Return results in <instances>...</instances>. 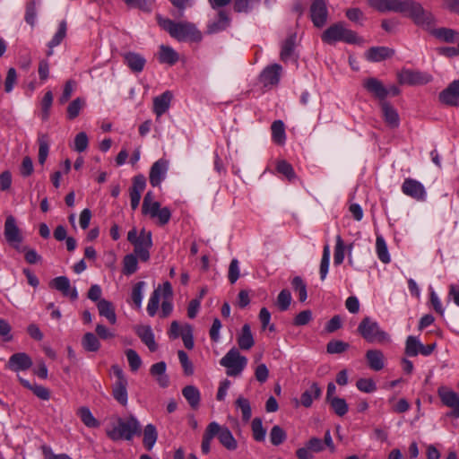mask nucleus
<instances>
[{
  "label": "nucleus",
  "mask_w": 459,
  "mask_h": 459,
  "mask_svg": "<svg viewBox=\"0 0 459 459\" xmlns=\"http://www.w3.org/2000/svg\"><path fill=\"white\" fill-rule=\"evenodd\" d=\"M430 34L436 39L446 43H455L459 40V31L450 28L441 27L432 29Z\"/></svg>",
  "instance_id": "nucleus-28"
},
{
  "label": "nucleus",
  "mask_w": 459,
  "mask_h": 459,
  "mask_svg": "<svg viewBox=\"0 0 459 459\" xmlns=\"http://www.w3.org/2000/svg\"><path fill=\"white\" fill-rule=\"evenodd\" d=\"M158 59L160 64L174 65L179 60V55L171 47L160 45L158 54Z\"/></svg>",
  "instance_id": "nucleus-30"
},
{
  "label": "nucleus",
  "mask_w": 459,
  "mask_h": 459,
  "mask_svg": "<svg viewBox=\"0 0 459 459\" xmlns=\"http://www.w3.org/2000/svg\"><path fill=\"white\" fill-rule=\"evenodd\" d=\"M363 87L369 92L375 99H377L380 103L386 101L387 91L386 87L383 82L375 77L367 78L363 82Z\"/></svg>",
  "instance_id": "nucleus-17"
},
{
  "label": "nucleus",
  "mask_w": 459,
  "mask_h": 459,
  "mask_svg": "<svg viewBox=\"0 0 459 459\" xmlns=\"http://www.w3.org/2000/svg\"><path fill=\"white\" fill-rule=\"evenodd\" d=\"M126 65L134 72L141 73L143 71L146 59L144 56L136 52H127L124 55Z\"/></svg>",
  "instance_id": "nucleus-26"
},
{
  "label": "nucleus",
  "mask_w": 459,
  "mask_h": 459,
  "mask_svg": "<svg viewBox=\"0 0 459 459\" xmlns=\"http://www.w3.org/2000/svg\"><path fill=\"white\" fill-rule=\"evenodd\" d=\"M127 6L138 8L144 13H151L155 0H123Z\"/></svg>",
  "instance_id": "nucleus-49"
},
{
  "label": "nucleus",
  "mask_w": 459,
  "mask_h": 459,
  "mask_svg": "<svg viewBox=\"0 0 459 459\" xmlns=\"http://www.w3.org/2000/svg\"><path fill=\"white\" fill-rule=\"evenodd\" d=\"M144 281H138L132 290L131 299L136 307L141 308L143 299Z\"/></svg>",
  "instance_id": "nucleus-48"
},
{
  "label": "nucleus",
  "mask_w": 459,
  "mask_h": 459,
  "mask_svg": "<svg viewBox=\"0 0 459 459\" xmlns=\"http://www.w3.org/2000/svg\"><path fill=\"white\" fill-rule=\"evenodd\" d=\"M137 334L151 351H156L157 344L154 340L153 332L150 326L139 327L137 329Z\"/></svg>",
  "instance_id": "nucleus-37"
},
{
  "label": "nucleus",
  "mask_w": 459,
  "mask_h": 459,
  "mask_svg": "<svg viewBox=\"0 0 459 459\" xmlns=\"http://www.w3.org/2000/svg\"><path fill=\"white\" fill-rule=\"evenodd\" d=\"M295 39L296 35H290L283 42L281 50V59L282 61H286L290 58V56L292 55L294 47H295Z\"/></svg>",
  "instance_id": "nucleus-47"
},
{
  "label": "nucleus",
  "mask_w": 459,
  "mask_h": 459,
  "mask_svg": "<svg viewBox=\"0 0 459 459\" xmlns=\"http://www.w3.org/2000/svg\"><path fill=\"white\" fill-rule=\"evenodd\" d=\"M19 380L24 387L31 390L33 392V394L36 396H38L39 399L44 400V401L49 400L50 393H49V390L48 388H46L45 386H43L41 385H37V384L31 385L28 380H26L22 377H19Z\"/></svg>",
  "instance_id": "nucleus-38"
},
{
  "label": "nucleus",
  "mask_w": 459,
  "mask_h": 459,
  "mask_svg": "<svg viewBox=\"0 0 459 459\" xmlns=\"http://www.w3.org/2000/svg\"><path fill=\"white\" fill-rule=\"evenodd\" d=\"M292 288L299 293V299L300 302H305L307 298V286L304 281L299 276H295L291 281Z\"/></svg>",
  "instance_id": "nucleus-51"
},
{
  "label": "nucleus",
  "mask_w": 459,
  "mask_h": 459,
  "mask_svg": "<svg viewBox=\"0 0 459 459\" xmlns=\"http://www.w3.org/2000/svg\"><path fill=\"white\" fill-rule=\"evenodd\" d=\"M160 27L178 41H197L199 30L194 23L188 22H176L170 19H159Z\"/></svg>",
  "instance_id": "nucleus-3"
},
{
  "label": "nucleus",
  "mask_w": 459,
  "mask_h": 459,
  "mask_svg": "<svg viewBox=\"0 0 459 459\" xmlns=\"http://www.w3.org/2000/svg\"><path fill=\"white\" fill-rule=\"evenodd\" d=\"M66 35V22L62 21L51 40L48 43V48H54L61 44Z\"/></svg>",
  "instance_id": "nucleus-46"
},
{
  "label": "nucleus",
  "mask_w": 459,
  "mask_h": 459,
  "mask_svg": "<svg viewBox=\"0 0 459 459\" xmlns=\"http://www.w3.org/2000/svg\"><path fill=\"white\" fill-rule=\"evenodd\" d=\"M403 194L417 200H422L425 197V188L421 183L412 178H406L402 186Z\"/></svg>",
  "instance_id": "nucleus-22"
},
{
  "label": "nucleus",
  "mask_w": 459,
  "mask_h": 459,
  "mask_svg": "<svg viewBox=\"0 0 459 459\" xmlns=\"http://www.w3.org/2000/svg\"><path fill=\"white\" fill-rule=\"evenodd\" d=\"M310 19L316 28H323L328 19V9L325 0H313L309 8Z\"/></svg>",
  "instance_id": "nucleus-13"
},
{
  "label": "nucleus",
  "mask_w": 459,
  "mask_h": 459,
  "mask_svg": "<svg viewBox=\"0 0 459 459\" xmlns=\"http://www.w3.org/2000/svg\"><path fill=\"white\" fill-rule=\"evenodd\" d=\"M281 66L278 64L271 65L264 69L259 76L264 86L275 85L280 81Z\"/></svg>",
  "instance_id": "nucleus-23"
},
{
  "label": "nucleus",
  "mask_w": 459,
  "mask_h": 459,
  "mask_svg": "<svg viewBox=\"0 0 459 459\" xmlns=\"http://www.w3.org/2000/svg\"><path fill=\"white\" fill-rule=\"evenodd\" d=\"M260 2L261 0H233V10L238 13H248L257 6Z\"/></svg>",
  "instance_id": "nucleus-41"
},
{
  "label": "nucleus",
  "mask_w": 459,
  "mask_h": 459,
  "mask_svg": "<svg viewBox=\"0 0 459 459\" xmlns=\"http://www.w3.org/2000/svg\"><path fill=\"white\" fill-rule=\"evenodd\" d=\"M111 373L116 377L112 385V395L121 405L126 406L128 403L127 378L123 369L118 365L111 367Z\"/></svg>",
  "instance_id": "nucleus-8"
},
{
  "label": "nucleus",
  "mask_w": 459,
  "mask_h": 459,
  "mask_svg": "<svg viewBox=\"0 0 459 459\" xmlns=\"http://www.w3.org/2000/svg\"><path fill=\"white\" fill-rule=\"evenodd\" d=\"M82 347L88 351H97L100 347L98 337L92 333H86L82 340Z\"/></svg>",
  "instance_id": "nucleus-43"
},
{
  "label": "nucleus",
  "mask_w": 459,
  "mask_h": 459,
  "mask_svg": "<svg viewBox=\"0 0 459 459\" xmlns=\"http://www.w3.org/2000/svg\"><path fill=\"white\" fill-rule=\"evenodd\" d=\"M287 437V434L282 428L275 425L270 431V440L273 446H280Z\"/></svg>",
  "instance_id": "nucleus-52"
},
{
  "label": "nucleus",
  "mask_w": 459,
  "mask_h": 459,
  "mask_svg": "<svg viewBox=\"0 0 459 459\" xmlns=\"http://www.w3.org/2000/svg\"><path fill=\"white\" fill-rule=\"evenodd\" d=\"M173 295L172 286L169 281H165L162 285H160L152 293L148 304L147 312L150 316H154L157 313L160 305V297L163 299H171Z\"/></svg>",
  "instance_id": "nucleus-10"
},
{
  "label": "nucleus",
  "mask_w": 459,
  "mask_h": 459,
  "mask_svg": "<svg viewBox=\"0 0 459 459\" xmlns=\"http://www.w3.org/2000/svg\"><path fill=\"white\" fill-rule=\"evenodd\" d=\"M208 435L210 438L217 437L221 445L228 451H235L238 448V441L230 430L213 421L208 425Z\"/></svg>",
  "instance_id": "nucleus-9"
},
{
  "label": "nucleus",
  "mask_w": 459,
  "mask_h": 459,
  "mask_svg": "<svg viewBox=\"0 0 459 459\" xmlns=\"http://www.w3.org/2000/svg\"><path fill=\"white\" fill-rule=\"evenodd\" d=\"M329 261H330V248L329 246L326 245L324 247L321 264H320V277L321 280H325L329 268Z\"/></svg>",
  "instance_id": "nucleus-61"
},
{
  "label": "nucleus",
  "mask_w": 459,
  "mask_h": 459,
  "mask_svg": "<svg viewBox=\"0 0 459 459\" xmlns=\"http://www.w3.org/2000/svg\"><path fill=\"white\" fill-rule=\"evenodd\" d=\"M220 363L226 368V374L229 377H238L246 368L247 359L241 355L238 349L232 348L221 358Z\"/></svg>",
  "instance_id": "nucleus-7"
},
{
  "label": "nucleus",
  "mask_w": 459,
  "mask_h": 459,
  "mask_svg": "<svg viewBox=\"0 0 459 459\" xmlns=\"http://www.w3.org/2000/svg\"><path fill=\"white\" fill-rule=\"evenodd\" d=\"M237 341L238 347L243 351H248L254 346L255 340L248 324L242 326Z\"/></svg>",
  "instance_id": "nucleus-32"
},
{
  "label": "nucleus",
  "mask_w": 459,
  "mask_h": 459,
  "mask_svg": "<svg viewBox=\"0 0 459 459\" xmlns=\"http://www.w3.org/2000/svg\"><path fill=\"white\" fill-rule=\"evenodd\" d=\"M333 411L340 417L345 415L348 411V404L342 398L335 397L328 402Z\"/></svg>",
  "instance_id": "nucleus-54"
},
{
  "label": "nucleus",
  "mask_w": 459,
  "mask_h": 459,
  "mask_svg": "<svg viewBox=\"0 0 459 459\" xmlns=\"http://www.w3.org/2000/svg\"><path fill=\"white\" fill-rule=\"evenodd\" d=\"M169 169V161L160 159L153 163L150 172V183L152 186H159L165 178Z\"/></svg>",
  "instance_id": "nucleus-21"
},
{
  "label": "nucleus",
  "mask_w": 459,
  "mask_h": 459,
  "mask_svg": "<svg viewBox=\"0 0 459 459\" xmlns=\"http://www.w3.org/2000/svg\"><path fill=\"white\" fill-rule=\"evenodd\" d=\"M437 394L444 405L453 409L452 415L459 418V395L445 386L438 388Z\"/></svg>",
  "instance_id": "nucleus-18"
},
{
  "label": "nucleus",
  "mask_w": 459,
  "mask_h": 459,
  "mask_svg": "<svg viewBox=\"0 0 459 459\" xmlns=\"http://www.w3.org/2000/svg\"><path fill=\"white\" fill-rule=\"evenodd\" d=\"M366 359L368 367L375 371L381 370L385 366L384 354L379 350H368L366 352Z\"/></svg>",
  "instance_id": "nucleus-33"
},
{
  "label": "nucleus",
  "mask_w": 459,
  "mask_h": 459,
  "mask_svg": "<svg viewBox=\"0 0 459 459\" xmlns=\"http://www.w3.org/2000/svg\"><path fill=\"white\" fill-rule=\"evenodd\" d=\"M32 366L31 358L25 352L13 354L7 362L6 368L12 371L19 372L29 369Z\"/></svg>",
  "instance_id": "nucleus-20"
},
{
  "label": "nucleus",
  "mask_w": 459,
  "mask_h": 459,
  "mask_svg": "<svg viewBox=\"0 0 459 459\" xmlns=\"http://www.w3.org/2000/svg\"><path fill=\"white\" fill-rule=\"evenodd\" d=\"M394 55V50L387 47H371L365 56L367 60L370 62H381L391 58Z\"/></svg>",
  "instance_id": "nucleus-24"
},
{
  "label": "nucleus",
  "mask_w": 459,
  "mask_h": 459,
  "mask_svg": "<svg viewBox=\"0 0 459 459\" xmlns=\"http://www.w3.org/2000/svg\"><path fill=\"white\" fill-rule=\"evenodd\" d=\"M272 138L276 143H283L286 139L285 126L281 120H275L271 126Z\"/></svg>",
  "instance_id": "nucleus-40"
},
{
  "label": "nucleus",
  "mask_w": 459,
  "mask_h": 459,
  "mask_svg": "<svg viewBox=\"0 0 459 459\" xmlns=\"http://www.w3.org/2000/svg\"><path fill=\"white\" fill-rule=\"evenodd\" d=\"M53 103V93L51 91H48L41 100V118L47 120L49 117V111Z\"/></svg>",
  "instance_id": "nucleus-53"
},
{
  "label": "nucleus",
  "mask_w": 459,
  "mask_h": 459,
  "mask_svg": "<svg viewBox=\"0 0 459 459\" xmlns=\"http://www.w3.org/2000/svg\"><path fill=\"white\" fill-rule=\"evenodd\" d=\"M372 7L379 13L394 12L409 17L417 26L429 29L435 23L430 12L426 11L422 4L415 0H377Z\"/></svg>",
  "instance_id": "nucleus-1"
},
{
  "label": "nucleus",
  "mask_w": 459,
  "mask_h": 459,
  "mask_svg": "<svg viewBox=\"0 0 459 459\" xmlns=\"http://www.w3.org/2000/svg\"><path fill=\"white\" fill-rule=\"evenodd\" d=\"M321 388L319 387L318 384L316 382H313L309 387V389L306 390L300 397V403L306 407L308 408L311 406L314 399H318L321 395Z\"/></svg>",
  "instance_id": "nucleus-36"
},
{
  "label": "nucleus",
  "mask_w": 459,
  "mask_h": 459,
  "mask_svg": "<svg viewBox=\"0 0 459 459\" xmlns=\"http://www.w3.org/2000/svg\"><path fill=\"white\" fill-rule=\"evenodd\" d=\"M420 342L414 336H409L406 340L405 353L408 356L415 357L419 354Z\"/></svg>",
  "instance_id": "nucleus-56"
},
{
  "label": "nucleus",
  "mask_w": 459,
  "mask_h": 459,
  "mask_svg": "<svg viewBox=\"0 0 459 459\" xmlns=\"http://www.w3.org/2000/svg\"><path fill=\"white\" fill-rule=\"evenodd\" d=\"M134 253L142 260L147 261L150 257L149 249L152 246V233L143 229L134 243Z\"/></svg>",
  "instance_id": "nucleus-16"
},
{
  "label": "nucleus",
  "mask_w": 459,
  "mask_h": 459,
  "mask_svg": "<svg viewBox=\"0 0 459 459\" xmlns=\"http://www.w3.org/2000/svg\"><path fill=\"white\" fill-rule=\"evenodd\" d=\"M142 212L151 219L157 220V223L163 226L167 224L171 217V212L168 207H160V204L153 200L152 192H148L143 202Z\"/></svg>",
  "instance_id": "nucleus-5"
},
{
  "label": "nucleus",
  "mask_w": 459,
  "mask_h": 459,
  "mask_svg": "<svg viewBox=\"0 0 459 459\" xmlns=\"http://www.w3.org/2000/svg\"><path fill=\"white\" fill-rule=\"evenodd\" d=\"M358 333L370 343H384L389 341V335L382 330L376 321L370 317H364L359 323Z\"/></svg>",
  "instance_id": "nucleus-6"
},
{
  "label": "nucleus",
  "mask_w": 459,
  "mask_h": 459,
  "mask_svg": "<svg viewBox=\"0 0 459 459\" xmlns=\"http://www.w3.org/2000/svg\"><path fill=\"white\" fill-rule=\"evenodd\" d=\"M126 355L130 366L131 370L136 371L142 365V359L137 352L132 349L126 351Z\"/></svg>",
  "instance_id": "nucleus-64"
},
{
  "label": "nucleus",
  "mask_w": 459,
  "mask_h": 459,
  "mask_svg": "<svg viewBox=\"0 0 459 459\" xmlns=\"http://www.w3.org/2000/svg\"><path fill=\"white\" fill-rule=\"evenodd\" d=\"M97 308L100 316L105 317L109 324L115 325L117 323L115 307L110 301L100 299L97 303Z\"/></svg>",
  "instance_id": "nucleus-31"
},
{
  "label": "nucleus",
  "mask_w": 459,
  "mask_h": 459,
  "mask_svg": "<svg viewBox=\"0 0 459 459\" xmlns=\"http://www.w3.org/2000/svg\"><path fill=\"white\" fill-rule=\"evenodd\" d=\"M376 248L378 258L384 264L390 262V255L387 250V246L382 236H377L376 240Z\"/></svg>",
  "instance_id": "nucleus-45"
},
{
  "label": "nucleus",
  "mask_w": 459,
  "mask_h": 459,
  "mask_svg": "<svg viewBox=\"0 0 459 459\" xmlns=\"http://www.w3.org/2000/svg\"><path fill=\"white\" fill-rule=\"evenodd\" d=\"M380 107L385 122L391 127H397L400 118L396 109L388 101L380 103Z\"/></svg>",
  "instance_id": "nucleus-29"
},
{
  "label": "nucleus",
  "mask_w": 459,
  "mask_h": 459,
  "mask_svg": "<svg viewBox=\"0 0 459 459\" xmlns=\"http://www.w3.org/2000/svg\"><path fill=\"white\" fill-rule=\"evenodd\" d=\"M78 415L83 424L88 428H98L100 426V422L96 420L89 408H80L78 410Z\"/></svg>",
  "instance_id": "nucleus-42"
},
{
  "label": "nucleus",
  "mask_w": 459,
  "mask_h": 459,
  "mask_svg": "<svg viewBox=\"0 0 459 459\" xmlns=\"http://www.w3.org/2000/svg\"><path fill=\"white\" fill-rule=\"evenodd\" d=\"M324 43L333 45L337 41H343L349 44L360 42L357 33L351 30L346 29L342 22H336L328 27L321 35Z\"/></svg>",
  "instance_id": "nucleus-4"
},
{
  "label": "nucleus",
  "mask_w": 459,
  "mask_h": 459,
  "mask_svg": "<svg viewBox=\"0 0 459 459\" xmlns=\"http://www.w3.org/2000/svg\"><path fill=\"white\" fill-rule=\"evenodd\" d=\"M141 433V423L134 415L126 418L115 417L106 429V435L114 442L131 441L134 436Z\"/></svg>",
  "instance_id": "nucleus-2"
},
{
  "label": "nucleus",
  "mask_w": 459,
  "mask_h": 459,
  "mask_svg": "<svg viewBox=\"0 0 459 459\" xmlns=\"http://www.w3.org/2000/svg\"><path fill=\"white\" fill-rule=\"evenodd\" d=\"M398 82L408 85H423L432 80L431 75L416 70L403 69L397 74Z\"/></svg>",
  "instance_id": "nucleus-12"
},
{
  "label": "nucleus",
  "mask_w": 459,
  "mask_h": 459,
  "mask_svg": "<svg viewBox=\"0 0 459 459\" xmlns=\"http://www.w3.org/2000/svg\"><path fill=\"white\" fill-rule=\"evenodd\" d=\"M172 98V93L166 91L153 99V112L157 117L162 116L169 108Z\"/></svg>",
  "instance_id": "nucleus-27"
},
{
  "label": "nucleus",
  "mask_w": 459,
  "mask_h": 459,
  "mask_svg": "<svg viewBox=\"0 0 459 459\" xmlns=\"http://www.w3.org/2000/svg\"><path fill=\"white\" fill-rule=\"evenodd\" d=\"M84 104V100L81 98L74 100L67 107V117L70 120L74 119L80 114V111Z\"/></svg>",
  "instance_id": "nucleus-58"
},
{
  "label": "nucleus",
  "mask_w": 459,
  "mask_h": 459,
  "mask_svg": "<svg viewBox=\"0 0 459 459\" xmlns=\"http://www.w3.org/2000/svg\"><path fill=\"white\" fill-rule=\"evenodd\" d=\"M138 269L137 255L129 254L124 257L123 260V273L126 275H131Z\"/></svg>",
  "instance_id": "nucleus-44"
},
{
  "label": "nucleus",
  "mask_w": 459,
  "mask_h": 459,
  "mask_svg": "<svg viewBox=\"0 0 459 459\" xmlns=\"http://www.w3.org/2000/svg\"><path fill=\"white\" fill-rule=\"evenodd\" d=\"M168 335L170 339H177L181 336L186 349L194 347L193 328L189 324L179 325L178 321H173Z\"/></svg>",
  "instance_id": "nucleus-11"
},
{
  "label": "nucleus",
  "mask_w": 459,
  "mask_h": 459,
  "mask_svg": "<svg viewBox=\"0 0 459 459\" xmlns=\"http://www.w3.org/2000/svg\"><path fill=\"white\" fill-rule=\"evenodd\" d=\"M230 22L229 13L225 10L220 9L215 19L207 24L206 33L211 35L223 31L230 27Z\"/></svg>",
  "instance_id": "nucleus-19"
},
{
  "label": "nucleus",
  "mask_w": 459,
  "mask_h": 459,
  "mask_svg": "<svg viewBox=\"0 0 459 459\" xmlns=\"http://www.w3.org/2000/svg\"><path fill=\"white\" fill-rule=\"evenodd\" d=\"M349 346V343L343 341L332 340L327 343L326 351L330 354H339L344 352Z\"/></svg>",
  "instance_id": "nucleus-55"
},
{
  "label": "nucleus",
  "mask_w": 459,
  "mask_h": 459,
  "mask_svg": "<svg viewBox=\"0 0 459 459\" xmlns=\"http://www.w3.org/2000/svg\"><path fill=\"white\" fill-rule=\"evenodd\" d=\"M276 169L279 173L284 175L290 181L296 178V174L292 166L286 160H279Z\"/></svg>",
  "instance_id": "nucleus-59"
},
{
  "label": "nucleus",
  "mask_w": 459,
  "mask_h": 459,
  "mask_svg": "<svg viewBox=\"0 0 459 459\" xmlns=\"http://www.w3.org/2000/svg\"><path fill=\"white\" fill-rule=\"evenodd\" d=\"M357 388L364 393H373L377 390L376 383L371 378H359L356 382Z\"/></svg>",
  "instance_id": "nucleus-62"
},
{
  "label": "nucleus",
  "mask_w": 459,
  "mask_h": 459,
  "mask_svg": "<svg viewBox=\"0 0 459 459\" xmlns=\"http://www.w3.org/2000/svg\"><path fill=\"white\" fill-rule=\"evenodd\" d=\"M51 285L57 290L61 291L64 296L70 297L72 299H76L78 298L76 288L71 287L70 281L65 276L56 277L52 281Z\"/></svg>",
  "instance_id": "nucleus-25"
},
{
  "label": "nucleus",
  "mask_w": 459,
  "mask_h": 459,
  "mask_svg": "<svg viewBox=\"0 0 459 459\" xmlns=\"http://www.w3.org/2000/svg\"><path fill=\"white\" fill-rule=\"evenodd\" d=\"M4 234L6 241L15 249L20 250V245L22 241V236L16 224L14 217L8 216L4 222Z\"/></svg>",
  "instance_id": "nucleus-15"
},
{
  "label": "nucleus",
  "mask_w": 459,
  "mask_h": 459,
  "mask_svg": "<svg viewBox=\"0 0 459 459\" xmlns=\"http://www.w3.org/2000/svg\"><path fill=\"white\" fill-rule=\"evenodd\" d=\"M182 394L193 409L198 408L200 402V393L196 387L193 385H187L182 390Z\"/></svg>",
  "instance_id": "nucleus-39"
},
{
  "label": "nucleus",
  "mask_w": 459,
  "mask_h": 459,
  "mask_svg": "<svg viewBox=\"0 0 459 459\" xmlns=\"http://www.w3.org/2000/svg\"><path fill=\"white\" fill-rule=\"evenodd\" d=\"M157 438L158 431L156 427L151 423L147 424L143 430V444L144 447L151 451L154 447Z\"/></svg>",
  "instance_id": "nucleus-34"
},
{
  "label": "nucleus",
  "mask_w": 459,
  "mask_h": 459,
  "mask_svg": "<svg viewBox=\"0 0 459 459\" xmlns=\"http://www.w3.org/2000/svg\"><path fill=\"white\" fill-rule=\"evenodd\" d=\"M236 405L238 408L241 410L242 412V420L244 421H248L252 415L250 403L247 398L238 397L236 401Z\"/></svg>",
  "instance_id": "nucleus-57"
},
{
  "label": "nucleus",
  "mask_w": 459,
  "mask_h": 459,
  "mask_svg": "<svg viewBox=\"0 0 459 459\" xmlns=\"http://www.w3.org/2000/svg\"><path fill=\"white\" fill-rule=\"evenodd\" d=\"M438 100L448 107L459 106V78L451 82L446 88L439 92Z\"/></svg>",
  "instance_id": "nucleus-14"
},
{
  "label": "nucleus",
  "mask_w": 459,
  "mask_h": 459,
  "mask_svg": "<svg viewBox=\"0 0 459 459\" xmlns=\"http://www.w3.org/2000/svg\"><path fill=\"white\" fill-rule=\"evenodd\" d=\"M17 82V73L15 68L11 67L7 71V74L4 80V91L6 93H10L13 91L15 84Z\"/></svg>",
  "instance_id": "nucleus-63"
},
{
  "label": "nucleus",
  "mask_w": 459,
  "mask_h": 459,
  "mask_svg": "<svg viewBox=\"0 0 459 459\" xmlns=\"http://www.w3.org/2000/svg\"><path fill=\"white\" fill-rule=\"evenodd\" d=\"M253 437L255 441L261 442L265 438L266 430L263 427V422L260 418H255L251 424Z\"/></svg>",
  "instance_id": "nucleus-50"
},
{
  "label": "nucleus",
  "mask_w": 459,
  "mask_h": 459,
  "mask_svg": "<svg viewBox=\"0 0 459 459\" xmlns=\"http://www.w3.org/2000/svg\"><path fill=\"white\" fill-rule=\"evenodd\" d=\"M291 302V294L289 290H282L277 297V305L281 311H285L289 308Z\"/></svg>",
  "instance_id": "nucleus-60"
},
{
  "label": "nucleus",
  "mask_w": 459,
  "mask_h": 459,
  "mask_svg": "<svg viewBox=\"0 0 459 459\" xmlns=\"http://www.w3.org/2000/svg\"><path fill=\"white\" fill-rule=\"evenodd\" d=\"M166 363L163 361L153 364L151 367V374L156 378V381L161 387H166L169 385V377L166 375Z\"/></svg>",
  "instance_id": "nucleus-35"
}]
</instances>
